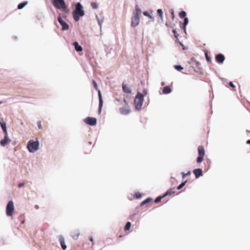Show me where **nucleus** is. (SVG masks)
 Listing matches in <instances>:
<instances>
[{"mask_svg":"<svg viewBox=\"0 0 250 250\" xmlns=\"http://www.w3.org/2000/svg\"><path fill=\"white\" fill-rule=\"evenodd\" d=\"M193 172L194 174L195 177L196 178H198L200 176L203 175V171L201 168L195 169L193 170Z\"/></svg>","mask_w":250,"mask_h":250,"instance_id":"obj_12","label":"nucleus"},{"mask_svg":"<svg viewBox=\"0 0 250 250\" xmlns=\"http://www.w3.org/2000/svg\"><path fill=\"white\" fill-rule=\"evenodd\" d=\"M91 6L93 9H97L98 7V4L95 2H91Z\"/></svg>","mask_w":250,"mask_h":250,"instance_id":"obj_28","label":"nucleus"},{"mask_svg":"<svg viewBox=\"0 0 250 250\" xmlns=\"http://www.w3.org/2000/svg\"><path fill=\"white\" fill-rule=\"evenodd\" d=\"M90 239V240L91 242H93V238H92V237H91L90 238V239Z\"/></svg>","mask_w":250,"mask_h":250,"instance_id":"obj_40","label":"nucleus"},{"mask_svg":"<svg viewBox=\"0 0 250 250\" xmlns=\"http://www.w3.org/2000/svg\"><path fill=\"white\" fill-rule=\"evenodd\" d=\"M74 45L77 51H81L82 50V47L79 45V43L77 42H75L74 43Z\"/></svg>","mask_w":250,"mask_h":250,"instance_id":"obj_19","label":"nucleus"},{"mask_svg":"<svg viewBox=\"0 0 250 250\" xmlns=\"http://www.w3.org/2000/svg\"><path fill=\"white\" fill-rule=\"evenodd\" d=\"M2 103V102H0V104H1Z\"/></svg>","mask_w":250,"mask_h":250,"instance_id":"obj_45","label":"nucleus"},{"mask_svg":"<svg viewBox=\"0 0 250 250\" xmlns=\"http://www.w3.org/2000/svg\"><path fill=\"white\" fill-rule=\"evenodd\" d=\"M190 173H190V171H188L187 173H185L184 172H182V175L183 178H185V177L189 175L190 174Z\"/></svg>","mask_w":250,"mask_h":250,"instance_id":"obj_32","label":"nucleus"},{"mask_svg":"<svg viewBox=\"0 0 250 250\" xmlns=\"http://www.w3.org/2000/svg\"><path fill=\"white\" fill-rule=\"evenodd\" d=\"M35 208H36L37 209H38V208H39V207H38V206H35Z\"/></svg>","mask_w":250,"mask_h":250,"instance_id":"obj_44","label":"nucleus"},{"mask_svg":"<svg viewBox=\"0 0 250 250\" xmlns=\"http://www.w3.org/2000/svg\"><path fill=\"white\" fill-rule=\"evenodd\" d=\"M84 15V11L83 9V6L80 2H78L76 6V9L74 11L73 18L76 21L80 20V17Z\"/></svg>","mask_w":250,"mask_h":250,"instance_id":"obj_3","label":"nucleus"},{"mask_svg":"<svg viewBox=\"0 0 250 250\" xmlns=\"http://www.w3.org/2000/svg\"><path fill=\"white\" fill-rule=\"evenodd\" d=\"M59 241L61 244V247L62 250H65L67 248L66 245L65 244L64 239L62 236L61 235L59 237Z\"/></svg>","mask_w":250,"mask_h":250,"instance_id":"obj_13","label":"nucleus"},{"mask_svg":"<svg viewBox=\"0 0 250 250\" xmlns=\"http://www.w3.org/2000/svg\"><path fill=\"white\" fill-rule=\"evenodd\" d=\"M147 94V91L144 89L143 93L138 92L134 99V105L136 109L139 110L141 109L144 102V98Z\"/></svg>","mask_w":250,"mask_h":250,"instance_id":"obj_1","label":"nucleus"},{"mask_svg":"<svg viewBox=\"0 0 250 250\" xmlns=\"http://www.w3.org/2000/svg\"><path fill=\"white\" fill-rule=\"evenodd\" d=\"M188 18H185L184 21V23H183V26H182V28H183V29L185 31L186 30V26L188 24Z\"/></svg>","mask_w":250,"mask_h":250,"instance_id":"obj_21","label":"nucleus"},{"mask_svg":"<svg viewBox=\"0 0 250 250\" xmlns=\"http://www.w3.org/2000/svg\"><path fill=\"white\" fill-rule=\"evenodd\" d=\"M14 210V203L12 201H10L6 206V213L8 216H12Z\"/></svg>","mask_w":250,"mask_h":250,"instance_id":"obj_7","label":"nucleus"},{"mask_svg":"<svg viewBox=\"0 0 250 250\" xmlns=\"http://www.w3.org/2000/svg\"><path fill=\"white\" fill-rule=\"evenodd\" d=\"M164 197H165L164 196V195L158 197L157 198L155 199V200L154 201L155 203H158L160 202L161 201V200H162V199Z\"/></svg>","mask_w":250,"mask_h":250,"instance_id":"obj_25","label":"nucleus"},{"mask_svg":"<svg viewBox=\"0 0 250 250\" xmlns=\"http://www.w3.org/2000/svg\"><path fill=\"white\" fill-rule=\"evenodd\" d=\"M152 200V199L151 198H148L146 199L145 200H144V201H143L141 204V206H142L145 204H146V203H149V202H150Z\"/></svg>","mask_w":250,"mask_h":250,"instance_id":"obj_22","label":"nucleus"},{"mask_svg":"<svg viewBox=\"0 0 250 250\" xmlns=\"http://www.w3.org/2000/svg\"><path fill=\"white\" fill-rule=\"evenodd\" d=\"M205 56H206V58L208 62H211V58H210V57L208 55V53H207V52H206V53H205Z\"/></svg>","mask_w":250,"mask_h":250,"instance_id":"obj_33","label":"nucleus"},{"mask_svg":"<svg viewBox=\"0 0 250 250\" xmlns=\"http://www.w3.org/2000/svg\"><path fill=\"white\" fill-rule=\"evenodd\" d=\"M27 2H23L22 3H20L18 6V8L19 9H21L22 8H23L25 5H26Z\"/></svg>","mask_w":250,"mask_h":250,"instance_id":"obj_23","label":"nucleus"},{"mask_svg":"<svg viewBox=\"0 0 250 250\" xmlns=\"http://www.w3.org/2000/svg\"><path fill=\"white\" fill-rule=\"evenodd\" d=\"M27 147L30 152H35L39 148V142L37 139L36 141L30 140L28 142Z\"/></svg>","mask_w":250,"mask_h":250,"instance_id":"obj_5","label":"nucleus"},{"mask_svg":"<svg viewBox=\"0 0 250 250\" xmlns=\"http://www.w3.org/2000/svg\"><path fill=\"white\" fill-rule=\"evenodd\" d=\"M187 183V181H185V182H183L181 184H180L178 187L177 188V190L181 189Z\"/></svg>","mask_w":250,"mask_h":250,"instance_id":"obj_27","label":"nucleus"},{"mask_svg":"<svg viewBox=\"0 0 250 250\" xmlns=\"http://www.w3.org/2000/svg\"><path fill=\"white\" fill-rule=\"evenodd\" d=\"M24 222H25V221L23 220L21 221V223L23 224L24 223Z\"/></svg>","mask_w":250,"mask_h":250,"instance_id":"obj_42","label":"nucleus"},{"mask_svg":"<svg viewBox=\"0 0 250 250\" xmlns=\"http://www.w3.org/2000/svg\"><path fill=\"white\" fill-rule=\"evenodd\" d=\"M198 157L197 158L196 161L197 163H201L204 160L205 155V149L202 146H199L198 147Z\"/></svg>","mask_w":250,"mask_h":250,"instance_id":"obj_6","label":"nucleus"},{"mask_svg":"<svg viewBox=\"0 0 250 250\" xmlns=\"http://www.w3.org/2000/svg\"><path fill=\"white\" fill-rule=\"evenodd\" d=\"M215 60L219 63H222L225 60V57L222 54H219L215 57Z\"/></svg>","mask_w":250,"mask_h":250,"instance_id":"obj_11","label":"nucleus"},{"mask_svg":"<svg viewBox=\"0 0 250 250\" xmlns=\"http://www.w3.org/2000/svg\"><path fill=\"white\" fill-rule=\"evenodd\" d=\"M130 227H131V223H130V222H128L126 224V225H125V230H128L130 229Z\"/></svg>","mask_w":250,"mask_h":250,"instance_id":"obj_24","label":"nucleus"},{"mask_svg":"<svg viewBox=\"0 0 250 250\" xmlns=\"http://www.w3.org/2000/svg\"><path fill=\"white\" fill-rule=\"evenodd\" d=\"M247 143L248 144H250V140H249L247 141Z\"/></svg>","mask_w":250,"mask_h":250,"instance_id":"obj_41","label":"nucleus"},{"mask_svg":"<svg viewBox=\"0 0 250 250\" xmlns=\"http://www.w3.org/2000/svg\"><path fill=\"white\" fill-rule=\"evenodd\" d=\"M173 34H174V37L177 39L178 40V36H179V34L176 32V30H173L172 31Z\"/></svg>","mask_w":250,"mask_h":250,"instance_id":"obj_35","label":"nucleus"},{"mask_svg":"<svg viewBox=\"0 0 250 250\" xmlns=\"http://www.w3.org/2000/svg\"><path fill=\"white\" fill-rule=\"evenodd\" d=\"M2 130L5 134V136H8V133H7L6 128L2 129Z\"/></svg>","mask_w":250,"mask_h":250,"instance_id":"obj_38","label":"nucleus"},{"mask_svg":"<svg viewBox=\"0 0 250 250\" xmlns=\"http://www.w3.org/2000/svg\"><path fill=\"white\" fill-rule=\"evenodd\" d=\"M171 92V89L169 86H167L163 88V93L164 94H167L170 93Z\"/></svg>","mask_w":250,"mask_h":250,"instance_id":"obj_17","label":"nucleus"},{"mask_svg":"<svg viewBox=\"0 0 250 250\" xmlns=\"http://www.w3.org/2000/svg\"><path fill=\"white\" fill-rule=\"evenodd\" d=\"M172 18H173L174 17V13L173 12H172Z\"/></svg>","mask_w":250,"mask_h":250,"instance_id":"obj_43","label":"nucleus"},{"mask_svg":"<svg viewBox=\"0 0 250 250\" xmlns=\"http://www.w3.org/2000/svg\"><path fill=\"white\" fill-rule=\"evenodd\" d=\"M84 122L92 126L95 125L97 124V120L95 118L88 117L84 120Z\"/></svg>","mask_w":250,"mask_h":250,"instance_id":"obj_8","label":"nucleus"},{"mask_svg":"<svg viewBox=\"0 0 250 250\" xmlns=\"http://www.w3.org/2000/svg\"><path fill=\"white\" fill-rule=\"evenodd\" d=\"M52 1L55 7L58 9H62L66 13H68V10L64 0H52Z\"/></svg>","mask_w":250,"mask_h":250,"instance_id":"obj_4","label":"nucleus"},{"mask_svg":"<svg viewBox=\"0 0 250 250\" xmlns=\"http://www.w3.org/2000/svg\"><path fill=\"white\" fill-rule=\"evenodd\" d=\"M98 95L99 98V112L101 113L102 107L103 106V102L102 97V95L100 90H98Z\"/></svg>","mask_w":250,"mask_h":250,"instance_id":"obj_16","label":"nucleus"},{"mask_svg":"<svg viewBox=\"0 0 250 250\" xmlns=\"http://www.w3.org/2000/svg\"><path fill=\"white\" fill-rule=\"evenodd\" d=\"M186 16V12L183 11L180 12L179 13V17L181 18H185Z\"/></svg>","mask_w":250,"mask_h":250,"instance_id":"obj_26","label":"nucleus"},{"mask_svg":"<svg viewBox=\"0 0 250 250\" xmlns=\"http://www.w3.org/2000/svg\"><path fill=\"white\" fill-rule=\"evenodd\" d=\"M141 13V9L139 7L138 5H136L135 12L133 13V16L131 18V24L132 27H135L139 24Z\"/></svg>","mask_w":250,"mask_h":250,"instance_id":"obj_2","label":"nucleus"},{"mask_svg":"<svg viewBox=\"0 0 250 250\" xmlns=\"http://www.w3.org/2000/svg\"><path fill=\"white\" fill-rule=\"evenodd\" d=\"M24 183H20V184H19V185H18V187H19V188H21V187H23V186H24Z\"/></svg>","mask_w":250,"mask_h":250,"instance_id":"obj_39","label":"nucleus"},{"mask_svg":"<svg viewBox=\"0 0 250 250\" xmlns=\"http://www.w3.org/2000/svg\"><path fill=\"white\" fill-rule=\"evenodd\" d=\"M174 68L178 71H181L183 69V67L180 65H174Z\"/></svg>","mask_w":250,"mask_h":250,"instance_id":"obj_30","label":"nucleus"},{"mask_svg":"<svg viewBox=\"0 0 250 250\" xmlns=\"http://www.w3.org/2000/svg\"><path fill=\"white\" fill-rule=\"evenodd\" d=\"M229 85H230L231 87H232L233 90L234 91H236V89H235V86L233 84V83H232V82H230V83H229Z\"/></svg>","mask_w":250,"mask_h":250,"instance_id":"obj_36","label":"nucleus"},{"mask_svg":"<svg viewBox=\"0 0 250 250\" xmlns=\"http://www.w3.org/2000/svg\"><path fill=\"white\" fill-rule=\"evenodd\" d=\"M124 102L126 105V106L123 107L120 109V113L124 115H127L130 112V110L127 105V104L125 100H124Z\"/></svg>","mask_w":250,"mask_h":250,"instance_id":"obj_10","label":"nucleus"},{"mask_svg":"<svg viewBox=\"0 0 250 250\" xmlns=\"http://www.w3.org/2000/svg\"><path fill=\"white\" fill-rule=\"evenodd\" d=\"M11 140L8 138V136H4V138L0 141V145L2 146H5Z\"/></svg>","mask_w":250,"mask_h":250,"instance_id":"obj_14","label":"nucleus"},{"mask_svg":"<svg viewBox=\"0 0 250 250\" xmlns=\"http://www.w3.org/2000/svg\"><path fill=\"white\" fill-rule=\"evenodd\" d=\"M143 14L146 17H148L150 19H152V17L150 15V14L147 11H145L143 12Z\"/></svg>","mask_w":250,"mask_h":250,"instance_id":"obj_31","label":"nucleus"},{"mask_svg":"<svg viewBox=\"0 0 250 250\" xmlns=\"http://www.w3.org/2000/svg\"><path fill=\"white\" fill-rule=\"evenodd\" d=\"M92 83H93V86H94V88H95V89L98 90V85H97L96 81L94 80H92Z\"/></svg>","mask_w":250,"mask_h":250,"instance_id":"obj_34","label":"nucleus"},{"mask_svg":"<svg viewBox=\"0 0 250 250\" xmlns=\"http://www.w3.org/2000/svg\"><path fill=\"white\" fill-rule=\"evenodd\" d=\"M175 193V191L173 189H170L168 190L163 195L165 197L168 195H171Z\"/></svg>","mask_w":250,"mask_h":250,"instance_id":"obj_18","label":"nucleus"},{"mask_svg":"<svg viewBox=\"0 0 250 250\" xmlns=\"http://www.w3.org/2000/svg\"><path fill=\"white\" fill-rule=\"evenodd\" d=\"M122 88L123 91L125 93H130L131 92L130 87L124 83L122 84Z\"/></svg>","mask_w":250,"mask_h":250,"instance_id":"obj_15","label":"nucleus"},{"mask_svg":"<svg viewBox=\"0 0 250 250\" xmlns=\"http://www.w3.org/2000/svg\"><path fill=\"white\" fill-rule=\"evenodd\" d=\"M1 120H2V119L0 120V124L1 128L2 129L6 128V125L5 123L3 122Z\"/></svg>","mask_w":250,"mask_h":250,"instance_id":"obj_29","label":"nucleus"},{"mask_svg":"<svg viewBox=\"0 0 250 250\" xmlns=\"http://www.w3.org/2000/svg\"><path fill=\"white\" fill-rule=\"evenodd\" d=\"M58 21H59V22L60 23V24L62 26V30H66L68 29V28H69L68 24L67 23H66L64 21H63L60 15L58 17Z\"/></svg>","mask_w":250,"mask_h":250,"instance_id":"obj_9","label":"nucleus"},{"mask_svg":"<svg viewBox=\"0 0 250 250\" xmlns=\"http://www.w3.org/2000/svg\"><path fill=\"white\" fill-rule=\"evenodd\" d=\"M157 14L160 17L161 21H163V12L160 9L157 10Z\"/></svg>","mask_w":250,"mask_h":250,"instance_id":"obj_20","label":"nucleus"},{"mask_svg":"<svg viewBox=\"0 0 250 250\" xmlns=\"http://www.w3.org/2000/svg\"><path fill=\"white\" fill-rule=\"evenodd\" d=\"M38 128L39 129H42V122L41 121H39L38 122Z\"/></svg>","mask_w":250,"mask_h":250,"instance_id":"obj_37","label":"nucleus"}]
</instances>
